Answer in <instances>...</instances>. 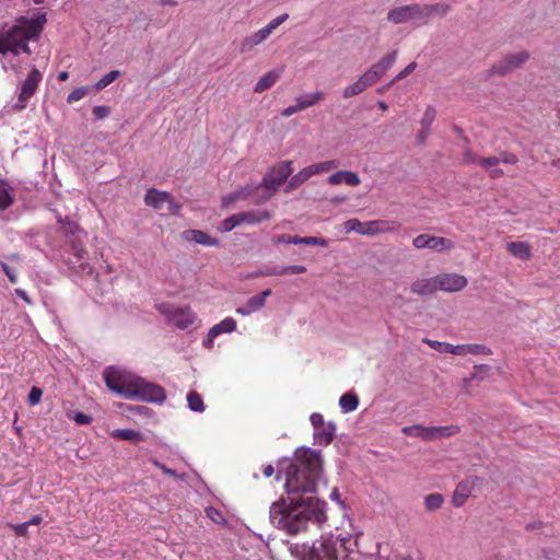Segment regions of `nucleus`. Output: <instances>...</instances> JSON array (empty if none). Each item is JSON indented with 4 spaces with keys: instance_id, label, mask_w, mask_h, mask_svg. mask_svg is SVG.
<instances>
[{
    "instance_id": "f257e3e1",
    "label": "nucleus",
    "mask_w": 560,
    "mask_h": 560,
    "mask_svg": "<svg viewBox=\"0 0 560 560\" xmlns=\"http://www.w3.org/2000/svg\"><path fill=\"white\" fill-rule=\"evenodd\" d=\"M320 452L299 450L293 459L281 464L285 474V497H280L269 510L271 524L289 535L304 533L310 523L322 527L326 521L327 503L316 497L323 472Z\"/></svg>"
},
{
    "instance_id": "f03ea898",
    "label": "nucleus",
    "mask_w": 560,
    "mask_h": 560,
    "mask_svg": "<svg viewBox=\"0 0 560 560\" xmlns=\"http://www.w3.org/2000/svg\"><path fill=\"white\" fill-rule=\"evenodd\" d=\"M358 538L351 535L324 534L311 545H295L291 553L300 560H355Z\"/></svg>"
},
{
    "instance_id": "7ed1b4c3",
    "label": "nucleus",
    "mask_w": 560,
    "mask_h": 560,
    "mask_svg": "<svg viewBox=\"0 0 560 560\" xmlns=\"http://www.w3.org/2000/svg\"><path fill=\"white\" fill-rule=\"evenodd\" d=\"M46 23V15L38 14L33 19L19 18L15 23L0 32V54H32L28 42L37 39Z\"/></svg>"
},
{
    "instance_id": "20e7f679",
    "label": "nucleus",
    "mask_w": 560,
    "mask_h": 560,
    "mask_svg": "<svg viewBox=\"0 0 560 560\" xmlns=\"http://www.w3.org/2000/svg\"><path fill=\"white\" fill-rule=\"evenodd\" d=\"M292 173V161H281L269 168L261 183L247 192V202L262 203L269 200Z\"/></svg>"
},
{
    "instance_id": "39448f33",
    "label": "nucleus",
    "mask_w": 560,
    "mask_h": 560,
    "mask_svg": "<svg viewBox=\"0 0 560 560\" xmlns=\"http://www.w3.org/2000/svg\"><path fill=\"white\" fill-rule=\"evenodd\" d=\"M431 8L420 3L402 4L387 12V21L394 24L411 23L419 27L428 24Z\"/></svg>"
},
{
    "instance_id": "423d86ee",
    "label": "nucleus",
    "mask_w": 560,
    "mask_h": 560,
    "mask_svg": "<svg viewBox=\"0 0 560 560\" xmlns=\"http://www.w3.org/2000/svg\"><path fill=\"white\" fill-rule=\"evenodd\" d=\"M103 375L109 390L126 399H135L137 376L114 366L106 368Z\"/></svg>"
},
{
    "instance_id": "0eeeda50",
    "label": "nucleus",
    "mask_w": 560,
    "mask_h": 560,
    "mask_svg": "<svg viewBox=\"0 0 560 560\" xmlns=\"http://www.w3.org/2000/svg\"><path fill=\"white\" fill-rule=\"evenodd\" d=\"M401 432L407 436L419 438L423 441H432L447 438L458 432L455 425L423 427L420 424L404 427Z\"/></svg>"
},
{
    "instance_id": "6e6552de",
    "label": "nucleus",
    "mask_w": 560,
    "mask_h": 560,
    "mask_svg": "<svg viewBox=\"0 0 560 560\" xmlns=\"http://www.w3.org/2000/svg\"><path fill=\"white\" fill-rule=\"evenodd\" d=\"M159 312L166 318L168 324L184 330L194 325L196 315L189 307H176L170 304H161Z\"/></svg>"
},
{
    "instance_id": "1a4fd4ad",
    "label": "nucleus",
    "mask_w": 560,
    "mask_h": 560,
    "mask_svg": "<svg viewBox=\"0 0 560 560\" xmlns=\"http://www.w3.org/2000/svg\"><path fill=\"white\" fill-rule=\"evenodd\" d=\"M144 201L147 206H150L155 210H163L166 205L167 211L172 214H178L182 208L180 205L175 202L171 194L155 188L148 189Z\"/></svg>"
},
{
    "instance_id": "9d476101",
    "label": "nucleus",
    "mask_w": 560,
    "mask_h": 560,
    "mask_svg": "<svg viewBox=\"0 0 560 560\" xmlns=\"http://www.w3.org/2000/svg\"><path fill=\"white\" fill-rule=\"evenodd\" d=\"M135 399H140L147 402L162 404L166 399V393L162 386L138 377Z\"/></svg>"
},
{
    "instance_id": "9b49d317",
    "label": "nucleus",
    "mask_w": 560,
    "mask_h": 560,
    "mask_svg": "<svg viewBox=\"0 0 560 560\" xmlns=\"http://www.w3.org/2000/svg\"><path fill=\"white\" fill-rule=\"evenodd\" d=\"M325 97L324 92L315 91L310 93L300 94L294 98V104L289 105L281 112V116L290 117L294 114L311 108L322 102Z\"/></svg>"
},
{
    "instance_id": "f8f14e48",
    "label": "nucleus",
    "mask_w": 560,
    "mask_h": 560,
    "mask_svg": "<svg viewBox=\"0 0 560 560\" xmlns=\"http://www.w3.org/2000/svg\"><path fill=\"white\" fill-rule=\"evenodd\" d=\"M42 80V72L38 69L33 68L21 84V92L19 94L15 108L23 109L26 107L28 100L35 94Z\"/></svg>"
},
{
    "instance_id": "ddd939ff",
    "label": "nucleus",
    "mask_w": 560,
    "mask_h": 560,
    "mask_svg": "<svg viewBox=\"0 0 560 560\" xmlns=\"http://www.w3.org/2000/svg\"><path fill=\"white\" fill-rule=\"evenodd\" d=\"M412 245L417 249L428 248L438 253L448 252L455 247L452 240L429 234H420L416 236L412 241Z\"/></svg>"
},
{
    "instance_id": "4468645a",
    "label": "nucleus",
    "mask_w": 560,
    "mask_h": 560,
    "mask_svg": "<svg viewBox=\"0 0 560 560\" xmlns=\"http://www.w3.org/2000/svg\"><path fill=\"white\" fill-rule=\"evenodd\" d=\"M436 289L445 292H457L467 285V278L455 272L435 276Z\"/></svg>"
},
{
    "instance_id": "2eb2a0df",
    "label": "nucleus",
    "mask_w": 560,
    "mask_h": 560,
    "mask_svg": "<svg viewBox=\"0 0 560 560\" xmlns=\"http://www.w3.org/2000/svg\"><path fill=\"white\" fill-rule=\"evenodd\" d=\"M400 224L394 220H372L364 222L363 236H376L399 231Z\"/></svg>"
},
{
    "instance_id": "dca6fc26",
    "label": "nucleus",
    "mask_w": 560,
    "mask_h": 560,
    "mask_svg": "<svg viewBox=\"0 0 560 560\" xmlns=\"http://www.w3.org/2000/svg\"><path fill=\"white\" fill-rule=\"evenodd\" d=\"M289 19V14L283 13L276 19L271 20L266 26L255 32L252 36L247 37V46L259 45L265 42L271 33L279 27L282 23H284Z\"/></svg>"
},
{
    "instance_id": "f3484780",
    "label": "nucleus",
    "mask_w": 560,
    "mask_h": 560,
    "mask_svg": "<svg viewBox=\"0 0 560 560\" xmlns=\"http://www.w3.org/2000/svg\"><path fill=\"white\" fill-rule=\"evenodd\" d=\"M528 57L529 55L526 51L508 55L499 65L495 66L494 70L500 74H505L522 66Z\"/></svg>"
},
{
    "instance_id": "a211bd4d",
    "label": "nucleus",
    "mask_w": 560,
    "mask_h": 560,
    "mask_svg": "<svg viewBox=\"0 0 560 560\" xmlns=\"http://www.w3.org/2000/svg\"><path fill=\"white\" fill-rule=\"evenodd\" d=\"M327 183L334 186L346 184L351 187H357L361 184V179L358 173L342 170L328 176Z\"/></svg>"
},
{
    "instance_id": "6ab92c4d",
    "label": "nucleus",
    "mask_w": 560,
    "mask_h": 560,
    "mask_svg": "<svg viewBox=\"0 0 560 560\" xmlns=\"http://www.w3.org/2000/svg\"><path fill=\"white\" fill-rule=\"evenodd\" d=\"M236 328V322L232 317H226L219 324L214 325L208 334L207 340L203 342L206 348H211L214 338L223 332H232Z\"/></svg>"
},
{
    "instance_id": "aec40b11",
    "label": "nucleus",
    "mask_w": 560,
    "mask_h": 560,
    "mask_svg": "<svg viewBox=\"0 0 560 560\" xmlns=\"http://www.w3.org/2000/svg\"><path fill=\"white\" fill-rule=\"evenodd\" d=\"M397 50H393L392 52L384 56L380 61L372 65L368 70H370V72L378 81L394 66L397 59Z\"/></svg>"
},
{
    "instance_id": "412c9836",
    "label": "nucleus",
    "mask_w": 560,
    "mask_h": 560,
    "mask_svg": "<svg viewBox=\"0 0 560 560\" xmlns=\"http://www.w3.org/2000/svg\"><path fill=\"white\" fill-rule=\"evenodd\" d=\"M336 425L332 422H326L324 425L314 430V443L318 445H328L334 440Z\"/></svg>"
},
{
    "instance_id": "4be33fe9",
    "label": "nucleus",
    "mask_w": 560,
    "mask_h": 560,
    "mask_svg": "<svg viewBox=\"0 0 560 560\" xmlns=\"http://www.w3.org/2000/svg\"><path fill=\"white\" fill-rule=\"evenodd\" d=\"M474 485L475 482L471 479H466L458 483L452 498L454 506L459 508L466 502L467 498L470 495Z\"/></svg>"
},
{
    "instance_id": "5701e85b",
    "label": "nucleus",
    "mask_w": 560,
    "mask_h": 560,
    "mask_svg": "<svg viewBox=\"0 0 560 560\" xmlns=\"http://www.w3.org/2000/svg\"><path fill=\"white\" fill-rule=\"evenodd\" d=\"M471 163H477L483 167L491 177L497 178L503 175V171L499 167L500 160L495 156L489 158H475L470 160Z\"/></svg>"
},
{
    "instance_id": "b1692460",
    "label": "nucleus",
    "mask_w": 560,
    "mask_h": 560,
    "mask_svg": "<svg viewBox=\"0 0 560 560\" xmlns=\"http://www.w3.org/2000/svg\"><path fill=\"white\" fill-rule=\"evenodd\" d=\"M410 289L411 292L418 295L432 294L435 291H438L435 277L428 279H418L411 284Z\"/></svg>"
},
{
    "instance_id": "393cba45",
    "label": "nucleus",
    "mask_w": 560,
    "mask_h": 560,
    "mask_svg": "<svg viewBox=\"0 0 560 560\" xmlns=\"http://www.w3.org/2000/svg\"><path fill=\"white\" fill-rule=\"evenodd\" d=\"M186 238L189 241H194L197 244H201L205 246H219V241L214 237H211L208 233L200 230H189L185 232Z\"/></svg>"
},
{
    "instance_id": "a878e982",
    "label": "nucleus",
    "mask_w": 560,
    "mask_h": 560,
    "mask_svg": "<svg viewBox=\"0 0 560 560\" xmlns=\"http://www.w3.org/2000/svg\"><path fill=\"white\" fill-rule=\"evenodd\" d=\"M281 70H271L265 73L254 86V91L256 93H261L268 89H270L280 78Z\"/></svg>"
},
{
    "instance_id": "bb28decb",
    "label": "nucleus",
    "mask_w": 560,
    "mask_h": 560,
    "mask_svg": "<svg viewBox=\"0 0 560 560\" xmlns=\"http://www.w3.org/2000/svg\"><path fill=\"white\" fill-rule=\"evenodd\" d=\"M506 248L511 255L522 260H527L532 256L530 246L525 242H510Z\"/></svg>"
},
{
    "instance_id": "cd10ccee",
    "label": "nucleus",
    "mask_w": 560,
    "mask_h": 560,
    "mask_svg": "<svg viewBox=\"0 0 560 560\" xmlns=\"http://www.w3.org/2000/svg\"><path fill=\"white\" fill-rule=\"evenodd\" d=\"M281 242L289 243V244H304V245H318L326 247L328 245V241L320 237H314V236H306V237H299V236H282L280 238Z\"/></svg>"
},
{
    "instance_id": "c85d7f7f",
    "label": "nucleus",
    "mask_w": 560,
    "mask_h": 560,
    "mask_svg": "<svg viewBox=\"0 0 560 560\" xmlns=\"http://www.w3.org/2000/svg\"><path fill=\"white\" fill-rule=\"evenodd\" d=\"M338 166H339L338 160H329V161L314 163V164L307 165L306 167H307L311 176H314V175L329 172L334 168H337Z\"/></svg>"
},
{
    "instance_id": "c756f323",
    "label": "nucleus",
    "mask_w": 560,
    "mask_h": 560,
    "mask_svg": "<svg viewBox=\"0 0 560 560\" xmlns=\"http://www.w3.org/2000/svg\"><path fill=\"white\" fill-rule=\"evenodd\" d=\"M339 406L345 413L354 411L359 406V398L353 393H346L339 398Z\"/></svg>"
},
{
    "instance_id": "7c9ffc66",
    "label": "nucleus",
    "mask_w": 560,
    "mask_h": 560,
    "mask_svg": "<svg viewBox=\"0 0 560 560\" xmlns=\"http://www.w3.org/2000/svg\"><path fill=\"white\" fill-rule=\"evenodd\" d=\"M311 174L308 173L307 167H303L301 171H299L295 175H293L287 185L285 191H290L293 189H296L301 185H303L306 180L311 178Z\"/></svg>"
},
{
    "instance_id": "2f4dec72",
    "label": "nucleus",
    "mask_w": 560,
    "mask_h": 560,
    "mask_svg": "<svg viewBox=\"0 0 560 560\" xmlns=\"http://www.w3.org/2000/svg\"><path fill=\"white\" fill-rule=\"evenodd\" d=\"M271 294V290L267 289L259 293L258 295H255L247 300V314L252 312H256L259 308H261L265 304L266 299Z\"/></svg>"
},
{
    "instance_id": "473e14b6",
    "label": "nucleus",
    "mask_w": 560,
    "mask_h": 560,
    "mask_svg": "<svg viewBox=\"0 0 560 560\" xmlns=\"http://www.w3.org/2000/svg\"><path fill=\"white\" fill-rule=\"evenodd\" d=\"M434 119H435V109L431 106L427 107V109L424 110L423 117L421 119L422 130L419 135V138L421 141H423L424 138L427 137V135L429 132V128Z\"/></svg>"
},
{
    "instance_id": "72a5a7b5",
    "label": "nucleus",
    "mask_w": 560,
    "mask_h": 560,
    "mask_svg": "<svg viewBox=\"0 0 560 560\" xmlns=\"http://www.w3.org/2000/svg\"><path fill=\"white\" fill-rule=\"evenodd\" d=\"M243 221H245V213L234 214L222 221L220 231L230 232L235 226L240 225Z\"/></svg>"
},
{
    "instance_id": "f704fd0d",
    "label": "nucleus",
    "mask_w": 560,
    "mask_h": 560,
    "mask_svg": "<svg viewBox=\"0 0 560 560\" xmlns=\"http://www.w3.org/2000/svg\"><path fill=\"white\" fill-rule=\"evenodd\" d=\"M187 402L192 411L202 412L205 410L202 397L197 392H189L187 394Z\"/></svg>"
},
{
    "instance_id": "c9c22d12",
    "label": "nucleus",
    "mask_w": 560,
    "mask_h": 560,
    "mask_svg": "<svg viewBox=\"0 0 560 560\" xmlns=\"http://www.w3.org/2000/svg\"><path fill=\"white\" fill-rule=\"evenodd\" d=\"M13 203V197L5 182L0 180V209H7Z\"/></svg>"
},
{
    "instance_id": "e433bc0d",
    "label": "nucleus",
    "mask_w": 560,
    "mask_h": 560,
    "mask_svg": "<svg viewBox=\"0 0 560 560\" xmlns=\"http://www.w3.org/2000/svg\"><path fill=\"white\" fill-rule=\"evenodd\" d=\"M120 77L119 70H112L105 75H103L96 83H95V90L101 91L108 86L110 83H113L116 79Z\"/></svg>"
},
{
    "instance_id": "4c0bfd02",
    "label": "nucleus",
    "mask_w": 560,
    "mask_h": 560,
    "mask_svg": "<svg viewBox=\"0 0 560 560\" xmlns=\"http://www.w3.org/2000/svg\"><path fill=\"white\" fill-rule=\"evenodd\" d=\"M443 502L444 498L440 493H430L424 498V505L430 511L440 509Z\"/></svg>"
},
{
    "instance_id": "58836bf2",
    "label": "nucleus",
    "mask_w": 560,
    "mask_h": 560,
    "mask_svg": "<svg viewBox=\"0 0 560 560\" xmlns=\"http://www.w3.org/2000/svg\"><path fill=\"white\" fill-rule=\"evenodd\" d=\"M247 224L258 223L270 219V213L266 209H258L257 211L247 210Z\"/></svg>"
},
{
    "instance_id": "ea45409f",
    "label": "nucleus",
    "mask_w": 560,
    "mask_h": 560,
    "mask_svg": "<svg viewBox=\"0 0 560 560\" xmlns=\"http://www.w3.org/2000/svg\"><path fill=\"white\" fill-rule=\"evenodd\" d=\"M363 91H365V88L363 86L362 82L358 79L355 82L347 85L342 90V96L345 98H350L352 96H355V95L362 93Z\"/></svg>"
},
{
    "instance_id": "a19ab883",
    "label": "nucleus",
    "mask_w": 560,
    "mask_h": 560,
    "mask_svg": "<svg viewBox=\"0 0 560 560\" xmlns=\"http://www.w3.org/2000/svg\"><path fill=\"white\" fill-rule=\"evenodd\" d=\"M364 222H361L358 219H349L345 222L346 233L355 232L360 235H363Z\"/></svg>"
},
{
    "instance_id": "79ce46f5",
    "label": "nucleus",
    "mask_w": 560,
    "mask_h": 560,
    "mask_svg": "<svg viewBox=\"0 0 560 560\" xmlns=\"http://www.w3.org/2000/svg\"><path fill=\"white\" fill-rule=\"evenodd\" d=\"M113 435L125 441H132L138 439L140 433L131 429H118L114 431Z\"/></svg>"
},
{
    "instance_id": "37998d69",
    "label": "nucleus",
    "mask_w": 560,
    "mask_h": 560,
    "mask_svg": "<svg viewBox=\"0 0 560 560\" xmlns=\"http://www.w3.org/2000/svg\"><path fill=\"white\" fill-rule=\"evenodd\" d=\"M423 342H425L432 349H434L441 353H450L451 349H452L451 348L452 343H447V342H442V341H436V340H431V339H423Z\"/></svg>"
},
{
    "instance_id": "c03bdc74",
    "label": "nucleus",
    "mask_w": 560,
    "mask_h": 560,
    "mask_svg": "<svg viewBox=\"0 0 560 560\" xmlns=\"http://www.w3.org/2000/svg\"><path fill=\"white\" fill-rule=\"evenodd\" d=\"M153 465L156 466L159 469H161L163 471V474H165L167 476L180 479L183 481L187 479V475L186 474H180L179 475L175 470H173V469L166 467L164 464L160 463L159 460H153Z\"/></svg>"
},
{
    "instance_id": "a18cd8bd",
    "label": "nucleus",
    "mask_w": 560,
    "mask_h": 560,
    "mask_svg": "<svg viewBox=\"0 0 560 560\" xmlns=\"http://www.w3.org/2000/svg\"><path fill=\"white\" fill-rule=\"evenodd\" d=\"M467 354L470 353V354H476V355H479V354H490L491 351L489 348H487L485 345H479V343H467Z\"/></svg>"
},
{
    "instance_id": "49530a36",
    "label": "nucleus",
    "mask_w": 560,
    "mask_h": 560,
    "mask_svg": "<svg viewBox=\"0 0 560 560\" xmlns=\"http://www.w3.org/2000/svg\"><path fill=\"white\" fill-rule=\"evenodd\" d=\"M88 94V89L80 86L74 89L67 97L69 104L82 100Z\"/></svg>"
},
{
    "instance_id": "de8ad7c7",
    "label": "nucleus",
    "mask_w": 560,
    "mask_h": 560,
    "mask_svg": "<svg viewBox=\"0 0 560 560\" xmlns=\"http://www.w3.org/2000/svg\"><path fill=\"white\" fill-rule=\"evenodd\" d=\"M428 8H431V10L428 13V22L430 21L433 13H439L441 15H444L447 13L450 7L447 4L443 3H435V4H425Z\"/></svg>"
},
{
    "instance_id": "09e8293b",
    "label": "nucleus",
    "mask_w": 560,
    "mask_h": 560,
    "mask_svg": "<svg viewBox=\"0 0 560 560\" xmlns=\"http://www.w3.org/2000/svg\"><path fill=\"white\" fill-rule=\"evenodd\" d=\"M42 396H43V390L40 388L34 386L30 390L27 401L31 406H36L40 402Z\"/></svg>"
},
{
    "instance_id": "8fccbe9b",
    "label": "nucleus",
    "mask_w": 560,
    "mask_h": 560,
    "mask_svg": "<svg viewBox=\"0 0 560 560\" xmlns=\"http://www.w3.org/2000/svg\"><path fill=\"white\" fill-rule=\"evenodd\" d=\"M417 67L416 62H410L404 70H401L389 83L388 86L393 85L394 82L398 80H402L407 75H409Z\"/></svg>"
},
{
    "instance_id": "3c124183",
    "label": "nucleus",
    "mask_w": 560,
    "mask_h": 560,
    "mask_svg": "<svg viewBox=\"0 0 560 560\" xmlns=\"http://www.w3.org/2000/svg\"><path fill=\"white\" fill-rule=\"evenodd\" d=\"M206 514L209 518H211L214 523H222L224 521V517L223 515L221 514L220 511H218L217 509L212 508V506H209L206 509Z\"/></svg>"
},
{
    "instance_id": "603ef678",
    "label": "nucleus",
    "mask_w": 560,
    "mask_h": 560,
    "mask_svg": "<svg viewBox=\"0 0 560 560\" xmlns=\"http://www.w3.org/2000/svg\"><path fill=\"white\" fill-rule=\"evenodd\" d=\"M306 271V268L302 265H291L287 266L282 269L281 273L283 275H298V273H304Z\"/></svg>"
},
{
    "instance_id": "864d4df0",
    "label": "nucleus",
    "mask_w": 560,
    "mask_h": 560,
    "mask_svg": "<svg viewBox=\"0 0 560 560\" xmlns=\"http://www.w3.org/2000/svg\"><path fill=\"white\" fill-rule=\"evenodd\" d=\"M359 80L362 82L365 90L377 82V80L374 78V75L370 72V70H366Z\"/></svg>"
},
{
    "instance_id": "5fc2aeb1",
    "label": "nucleus",
    "mask_w": 560,
    "mask_h": 560,
    "mask_svg": "<svg viewBox=\"0 0 560 560\" xmlns=\"http://www.w3.org/2000/svg\"><path fill=\"white\" fill-rule=\"evenodd\" d=\"M73 420L79 425H85V424L91 423L92 417L86 415V413H84V412H77L73 416Z\"/></svg>"
},
{
    "instance_id": "6e6d98bb",
    "label": "nucleus",
    "mask_w": 560,
    "mask_h": 560,
    "mask_svg": "<svg viewBox=\"0 0 560 560\" xmlns=\"http://www.w3.org/2000/svg\"><path fill=\"white\" fill-rule=\"evenodd\" d=\"M490 371V366L482 364L475 366V372L472 373L471 377L476 380H482L483 375H486Z\"/></svg>"
},
{
    "instance_id": "4d7b16f0",
    "label": "nucleus",
    "mask_w": 560,
    "mask_h": 560,
    "mask_svg": "<svg viewBox=\"0 0 560 560\" xmlns=\"http://www.w3.org/2000/svg\"><path fill=\"white\" fill-rule=\"evenodd\" d=\"M310 421L314 428V430H316L317 428L324 425L326 422L324 421V417L322 413H318V412H314L311 415L310 417Z\"/></svg>"
},
{
    "instance_id": "13d9d810",
    "label": "nucleus",
    "mask_w": 560,
    "mask_h": 560,
    "mask_svg": "<svg viewBox=\"0 0 560 560\" xmlns=\"http://www.w3.org/2000/svg\"><path fill=\"white\" fill-rule=\"evenodd\" d=\"M108 114H109V108L106 106H95L93 108V115L97 119H103V118L107 117Z\"/></svg>"
},
{
    "instance_id": "bf43d9fd",
    "label": "nucleus",
    "mask_w": 560,
    "mask_h": 560,
    "mask_svg": "<svg viewBox=\"0 0 560 560\" xmlns=\"http://www.w3.org/2000/svg\"><path fill=\"white\" fill-rule=\"evenodd\" d=\"M16 536H25L27 534L28 523L24 522L21 524L12 525Z\"/></svg>"
},
{
    "instance_id": "052dcab7",
    "label": "nucleus",
    "mask_w": 560,
    "mask_h": 560,
    "mask_svg": "<svg viewBox=\"0 0 560 560\" xmlns=\"http://www.w3.org/2000/svg\"><path fill=\"white\" fill-rule=\"evenodd\" d=\"M451 352L455 355H466L467 354V345H452L451 346Z\"/></svg>"
},
{
    "instance_id": "680f3d73",
    "label": "nucleus",
    "mask_w": 560,
    "mask_h": 560,
    "mask_svg": "<svg viewBox=\"0 0 560 560\" xmlns=\"http://www.w3.org/2000/svg\"><path fill=\"white\" fill-rule=\"evenodd\" d=\"M499 160L505 164H515L517 162L516 155L512 153H502Z\"/></svg>"
},
{
    "instance_id": "e2e57ef3",
    "label": "nucleus",
    "mask_w": 560,
    "mask_h": 560,
    "mask_svg": "<svg viewBox=\"0 0 560 560\" xmlns=\"http://www.w3.org/2000/svg\"><path fill=\"white\" fill-rule=\"evenodd\" d=\"M2 268H3L4 273L9 278L10 282L16 283L18 278H16V275L14 273V271L5 264L2 265Z\"/></svg>"
},
{
    "instance_id": "0e129e2a",
    "label": "nucleus",
    "mask_w": 560,
    "mask_h": 560,
    "mask_svg": "<svg viewBox=\"0 0 560 560\" xmlns=\"http://www.w3.org/2000/svg\"><path fill=\"white\" fill-rule=\"evenodd\" d=\"M15 294L21 298L23 301H25L27 304H31L32 303V300L30 299V296L27 295V293L22 290V289H16L15 290Z\"/></svg>"
},
{
    "instance_id": "69168bd1",
    "label": "nucleus",
    "mask_w": 560,
    "mask_h": 560,
    "mask_svg": "<svg viewBox=\"0 0 560 560\" xmlns=\"http://www.w3.org/2000/svg\"><path fill=\"white\" fill-rule=\"evenodd\" d=\"M262 472L266 477H271L275 472V468L271 465H267L264 467Z\"/></svg>"
},
{
    "instance_id": "338daca9",
    "label": "nucleus",
    "mask_w": 560,
    "mask_h": 560,
    "mask_svg": "<svg viewBox=\"0 0 560 560\" xmlns=\"http://www.w3.org/2000/svg\"><path fill=\"white\" fill-rule=\"evenodd\" d=\"M42 516L40 515H34L30 521H27L26 523H28V526L30 525H38L40 522H42Z\"/></svg>"
},
{
    "instance_id": "774afa93",
    "label": "nucleus",
    "mask_w": 560,
    "mask_h": 560,
    "mask_svg": "<svg viewBox=\"0 0 560 560\" xmlns=\"http://www.w3.org/2000/svg\"><path fill=\"white\" fill-rule=\"evenodd\" d=\"M347 200L346 196H336L331 199L332 203H342Z\"/></svg>"
}]
</instances>
